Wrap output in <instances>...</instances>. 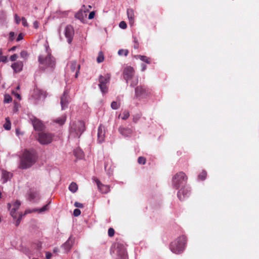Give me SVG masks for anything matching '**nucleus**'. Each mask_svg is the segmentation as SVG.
Returning a JSON list of instances; mask_svg holds the SVG:
<instances>
[{
    "label": "nucleus",
    "instance_id": "obj_1",
    "mask_svg": "<svg viewBox=\"0 0 259 259\" xmlns=\"http://www.w3.org/2000/svg\"><path fill=\"white\" fill-rule=\"evenodd\" d=\"M36 155L34 151L25 150L20 157L19 168L27 169L33 165L36 161Z\"/></svg>",
    "mask_w": 259,
    "mask_h": 259
},
{
    "label": "nucleus",
    "instance_id": "obj_2",
    "mask_svg": "<svg viewBox=\"0 0 259 259\" xmlns=\"http://www.w3.org/2000/svg\"><path fill=\"white\" fill-rule=\"evenodd\" d=\"M39 69L42 70L50 69L53 70L55 67L56 61L55 58L50 54L47 55H41L38 57Z\"/></svg>",
    "mask_w": 259,
    "mask_h": 259
},
{
    "label": "nucleus",
    "instance_id": "obj_3",
    "mask_svg": "<svg viewBox=\"0 0 259 259\" xmlns=\"http://www.w3.org/2000/svg\"><path fill=\"white\" fill-rule=\"evenodd\" d=\"M186 242V237L184 235L181 236L171 242L169 248L173 253L180 254L185 249Z\"/></svg>",
    "mask_w": 259,
    "mask_h": 259
},
{
    "label": "nucleus",
    "instance_id": "obj_4",
    "mask_svg": "<svg viewBox=\"0 0 259 259\" xmlns=\"http://www.w3.org/2000/svg\"><path fill=\"white\" fill-rule=\"evenodd\" d=\"M111 249V252L117 256L116 259H127L126 249L123 243L115 242Z\"/></svg>",
    "mask_w": 259,
    "mask_h": 259
},
{
    "label": "nucleus",
    "instance_id": "obj_5",
    "mask_svg": "<svg viewBox=\"0 0 259 259\" xmlns=\"http://www.w3.org/2000/svg\"><path fill=\"white\" fill-rule=\"evenodd\" d=\"M187 177L182 171L177 173L172 178V186L176 189H179L181 186L186 182Z\"/></svg>",
    "mask_w": 259,
    "mask_h": 259
},
{
    "label": "nucleus",
    "instance_id": "obj_6",
    "mask_svg": "<svg viewBox=\"0 0 259 259\" xmlns=\"http://www.w3.org/2000/svg\"><path fill=\"white\" fill-rule=\"evenodd\" d=\"M85 131V123L82 121H77L72 124L71 126L70 132L74 134V136L79 138L81 134Z\"/></svg>",
    "mask_w": 259,
    "mask_h": 259
},
{
    "label": "nucleus",
    "instance_id": "obj_7",
    "mask_svg": "<svg viewBox=\"0 0 259 259\" xmlns=\"http://www.w3.org/2000/svg\"><path fill=\"white\" fill-rule=\"evenodd\" d=\"M53 135L49 133L41 132L38 134L37 140L42 145L51 143L53 140Z\"/></svg>",
    "mask_w": 259,
    "mask_h": 259
},
{
    "label": "nucleus",
    "instance_id": "obj_8",
    "mask_svg": "<svg viewBox=\"0 0 259 259\" xmlns=\"http://www.w3.org/2000/svg\"><path fill=\"white\" fill-rule=\"evenodd\" d=\"M110 80V76L107 74L105 76L100 75L99 77V87L101 92L105 94L108 91V87L107 84L109 83Z\"/></svg>",
    "mask_w": 259,
    "mask_h": 259
},
{
    "label": "nucleus",
    "instance_id": "obj_9",
    "mask_svg": "<svg viewBox=\"0 0 259 259\" xmlns=\"http://www.w3.org/2000/svg\"><path fill=\"white\" fill-rule=\"evenodd\" d=\"M21 202L19 200H16L8 203V208L10 211L11 215L14 218H17V210L19 209Z\"/></svg>",
    "mask_w": 259,
    "mask_h": 259
},
{
    "label": "nucleus",
    "instance_id": "obj_10",
    "mask_svg": "<svg viewBox=\"0 0 259 259\" xmlns=\"http://www.w3.org/2000/svg\"><path fill=\"white\" fill-rule=\"evenodd\" d=\"M123 73V77L127 82L131 78L134 76L135 70L132 67L127 66L124 69Z\"/></svg>",
    "mask_w": 259,
    "mask_h": 259
},
{
    "label": "nucleus",
    "instance_id": "obj_11",
    "mask_svg": "<svg viewBox=\"0 0 259 259\" xmlns=\"http://www.w3.org/2000/svg\"><path fill=\"white\" fill-rule=\"evenodd\" d=\"M74 34V29L71 25L66 26L65 29V35L67 38L68 43H71Z\"/></svg>",
    "mask_w": 259,
    "mask_h": 259
},
{
    "label": "nucleus",
    "instance_id": "obj_12",
    "mask_svg": "<svg viewBox=\"0 0 259 259\" xmlns=\"http://www.w3.org/2000/svg\"><path fill=\"white\" fill-rule=\"evenodd\" d=\"M31 123L34 129L37 131H41L45 128L44 124L42 122L36 117L31 118Z\"/></svg>",
    "mask_w": 259,
    "mask_h": 259
},
{
    "label": "nucleus",
    "instance_id": "obj_13",
    "mask_svg": "<svg viewBox=\"0 0 259 259\" xmlns=\"http://www.w3.org/2000/svg\"><path fill=\"white\" fill-rule=\"evenodd\" d=\"M148 93V90L144 86L140 85L135 88V96L137 98L147 96Z\"/></svg>",
    "mask_w": 259,
    "mask_h": 259
},
{
    "label": "nucleus",
    "instance_id": "obj_14",
    "mask_svg": "<svg viewBox=\"0 0 259 259\" xmlns=\"http://www.w3.org/2000/svg\"><path fill=\"white\" fill-rule=\"evenodd\" d=\"M62 110H64L67 108L68 105V93L67 90H65L63 95L61 97L60 102Z\"/></svg>",
    "mask_w": 259,
    "mask_h": 259
},
{
    "label": "nucleus",
    "instance_id": "obj_15",
    "mask_svg": "<svg viewBox=\"0 0 259 259\" xmlns=\"http://www.w3.org/2000/svg\"><path fill=\"white\" fill-rule=\"evenodd\" d=\"M98 141L101 143L105 141V130L104 126L100 125L98 129Z\"/></svg>",
    "mask_w": 259,
    "mask_h": 259
},
{
    "label": "nucleus",
    "instance_id": "obj_16",
    "mask_svg": "<svg viewBox=\"0 0 259 259\" xmlns=\"http://www.w3.org/2000/svg\"><path fill=\"white\" fill-rule=\"evenodd\" d=\"M118 132L124 137H130L133 134V130L131 128L120 126L118 128Z\"/></svg>",
    "mask_w": 259,
    "mask_h": 259
},
{
    "label": "nucleus",
    "instance_id": "obj_17",
    "mask_svg": "<svg viewBox=\"0 0 259 259\" xmlns=\"http://www.w3.org/2000/svg\"><path fill=\"white\" fill-rule=\"evenodd\" d=\"M70 67L72 72L75 71V77L77 78L80 69V65L76 61H72L70 63Z\"/></svg>",
    "mask_w": 259,
    "mask_h": 259
},
{
    "label": "nucleus",
    "instance_id": "obj_18",
    "mask_svg": "<svg viewBox=\"0 0 259 259\" xmlns=\"http://www.w3.org/2000/svg\"><path fill=\"white\" fill-rule=\"evenodd\" d=\"M190 194V190L185 188H183L179 190L178 192V197L181 201L184 200L186 197L189 196Z\"/></svg>",
    "mask_w": 259,
    "mask_h": 259
},
{
    "label": "nucleus",
    "instance_id": "obj_19",
    "mask_svg": "<svg viewBox=\"0 0 259 259\" xmlns=\"http://www.w3.org/2000/svg\"><path fill=\"white\" fill-rule=\"evenodd\" d=\"M95 181L98 186V189L102 193L106 194L110 191V187L109 185L102 184L98 179H97Z\"/></svg>",
    "mask_w": 259,
    "mask_h": 259
},
{
    "label": "nucleus",
    "instance_id": "obj_20",
    "mask_svg": "<svg viewBox=\"0 0 259 259\" xmlns=\"http://www.w3.org/2000/svg\"><path fill=\"white\" fill-rule=\"evenodd\" d=\"M23 66V64L22 62H17L12 64L11 67L15 72H18L22 70Z\"/></svg>",
    "mask_w": 259,
    "mask_h": 259
},
{
    "label": "nucleus",
    "instance_id": "obj_21",
    "mask_svg": "<svg viewBox=\"0 0 259 259\" xmlns=\"http://www.w3.org/2000/svg\"><path fill=\"white\" fill-rule=\"evenodd\" d=\"M89 10L83 6L75 16H87Z\"/></svg>",
    "mask_w": 259,
    "mask_h": 259
},
{
    "label": "nucleus",
    "instance_id": "obj_22",
    "mask_svg": "<svg viewBox=\"0 0 259 259\" xmlns=\"http://www.w3.org/2000/svg\"><path fill=\"white\" fill-rule=\"evenodd\" d=\"M12 174L10 172H9L6 171H3L2 172V180L3 181V183H6L8 181V180L11 178Z\"/></svg>",
    "mask_w": 259,
    "mask_h": 259
},
{
    "label": "nucleus",
    "instance_id": "obj_23",
    "mask_svg": "<svg viewBox=\"0 0 259 259\" xmlns=\"http://www.w3.org/2000/svg\"><path fill=\"white\" fill-rule=\"evenodd\" d=\"M135 58L136 59H139L140 60L147 63L150 64L151 63V59L149 57H148L146 56H143V55H137L135 56Z\"/></svg>",
    "mask_w": 259,
    "mask_h": 259
},
{
    "label": "nucleus",
    "instance_id": "obj_24",
    "mask_svg": "<svg viewBox=\"0 0 259 259\" xmlns=\"http://www.w3.org/2000/svg\"><path fill=\"white\" fill-rule=\"evenodd\" d=\"M69 190L72 193H75L78 189V186L75 182H72L69 186Z\"/></svg>",
    "mask_w": 259,
    "mask_h": 259
},
{
    "label": "nucleus",
    "instance_id": "obj_25",
    "mask_svg": "<svg viewBox=\"0 0 259 259\" xmlns=\"http://www.w3.org/2000/svg\"><path fill=\"white\" fill-rule=\"evenodd\" d=\"M66 119V116L65 115L62 116L61 117L57 118L54 121L60 125H63L64 124Z\"/></svg>",
    "mask_w": 259,
    "mask_h": 259
},
{
    "label": "nucleus",
    "instance_id": "obj_26",
    "mask_svg": "<svg viewBox=\"0 0 259 259\" xmlns=\"http://www.w3.org/2000/svg\"><path fill=\"white\" fill-rule=\"evenodd\" d=\"M4 127L6 130H10L11 127V123L9 117L6 118V123L4 124Z\"/></svg>",
    "mask_w": 259,
    "mask_h": 259
},
{
    "label": "nucleus",
    "instance_id": "obj_27",
    "mask_svg": "<svg viewBox=\"0 0 259 259\" xmlns=\"http://www.w3.org/2000/svg\"><path fill=\"white\" fill-rule=\"evenodd\" d=\"M39 194L36 191H31L29 194V198L30 200H33L35 198L38 197Z\"/></svg>",
    "mask_w": 259,
    "mask_h": 259
},
{
    "label": "nucleus",
    "instance_id": "obj_28",
    "mask_svg": "<svg viewBox=\"0 0 259 259\" xmlns=\"http://www.w3.org/2000/svg\"><path fill=\"white\" fill-rule=\"evenodd\" d=\"M121 116V118L123 120L127 119L130 116V113L128 111L125 110L123 112L122 115H119V117Z\"/></svg>",
    "mask_w": 259,
    "mask_h": 259
},
{
    "label": "nucleus",
    "instance_id": "obj_29",
    "mask_svg": "<svg viewBox=\"0 0 259 259\" xmlns=\"http://www.w3.org/2000/svg\"><path fill=\"white\" fill-rule=\"evenodd\" d=\"M207 176V172L205 170H202V172L198 175V179L201 180H204Z\"/></svg>",
    "mask_w": 259,
    "mask_h": 259
},
{
    "label": "nucleus",
    "instance_id": "obj_30",
    "mask_svg": "<svg viewBox=\"0 0 259 259\" xmlns=\"http://www.w3.org/2000/svg\"><path fill=\"white\" fill-rule=\"evenodd\" d=\"M130 79L132 80V81H131V84H130V85L131 87H135V86H136L138 84V78L137 77L133 76Z\"/></svg>",
    "mask_w": 259,
    "mask_h": 259
},
{
    "label": "nucleus",
    "instance_id": "obj_31",
    "mask_svg": "<svg viewBox=\"0 0 259 259\" xmlns=\"http://www.w3.org/2000/svg\"><path fill=\"white\" fill-rule=\"evenodd\" d=\"M104 60V57L103 53L102 52H100L98 56L97 59V61L98 63H101Z\"/></svg>",
    "mask_w": 259,
    "mask_h": 259
},
{
    "label": "nucleus",
    "instance_id": "obj_32",
    "mask_svg": "<svg viewBox=\"0 0 259 259\" xmlns=\"http://www.w3.org/2000/svg\"><path fill=\"white\" fill-rule=\"evenodd\" d=\"M63 247L66 250V251H68L71 248V245L70 243L69 240H68L66 241L64 244H63Z\"/></svg>",
    "mask_w": 259,
    "mask_h": 259
},
{
    "label": "nucleus",
    "instance_id": "obj_33",
    "mask_svg": "<svg viewBox=\"0 0 259 259\" xmlns=\"http://www.w3.org/2000/svg\"><path fill=\"white\" fill-rule=\"evenodd\" d=\"M118 54L120 56H127L128 54V51L127 50L121 49L118 52Z\"/></svg>",
    "mask_w": 259,
    "mask_h": 259
},
{
    "label": "nucleus",
    "instance_id": "obj_34",
    "mask_svg": "<svg viewBox=\"0 0 259 259\" xmlns=\"http://www.w3.org/2000/svg\"><path fill=\"white\" fill-rule=\"evenodd\" d=\"M81 22L83 23H87V20L92 19L94 17H76Z\"/></svg>",
    "mask_w": 259,
    "mask_h": 259
},
{
    "label": "nucleus",
    "instance_id": "obj_35",
    "mask_svg": "<svg viewBox=\"0 0 259 259\" xmlns=\"http://www.w3.org/2000/svg\"><path fill=\"white\" fill-rule=\"evenodd\" d=\"M138 162L140 164H145L146 162V159L144 157L140 156L138 159Z\"/></svg>",
    "mask_w": 259,
    "mask_h": 259
},
{
    "label": "nucleus",
    "instance_id": "obj_36",
    "mask_svg": "<svg viewBox=\"0 0 259 259\" xmlns=\"http://www.w3.org/2000/svg\"><path fill=\"white\" fill-rule=\"evenodd\" d=\"M111 108L114 109V110H116V109H117L119 108L120 107V104L119 103H117L115 101H113L111 103Z\"/></svg>",
    "mask_w": 259,
    "mask_h": 259
},
{
    "label": "nucleus",
    "instance_id": "obj_37",
    "mask_svg": "<svg viewBox=\"0 0 259 259\" xmlns=\"http://www.w3.org/2000/svg\"><path fill=\"white\" fill-rule=\"evenodd\" d=\"M12 101V98L9 95H5L4 98V102L6 103H9Z\"/></svg>",
    "mask_w": 259,
    "mask_h": 259
},
{
    "label": "nucleus",
    "instance_id": "obj_38",
    "mask_svg": "<svg viewBox=\"0 0 259 259\" xmlns=\"http://www.w3.org/2000/svg\"><path fill=\"white\" fill-rule=\"evenodd\" d=\"M139 47V44L138 39L136 37H134V48L135 49H138Z\"/></svg>",
    "mask_w": 259,
    "mask_h": 259
},
{
    "label": "nucleus",
    "instance_id": "obj_39",
    "mask_svg": "<svg viewBox=\"0 0 259 259\" xmlns=\"http://www.w3.org/2000/svg\"><path fill=\"white\" fill-rule=\"evenodd\" d=\"M28 56V54L26 51H22L20 53L21 57H22L24 59H27Z\"/></svg>",
    "mask_w": 259,
    "mask_h": 259
},
{
    "label": "nucleus",
    "instance_id": "obj_40",
    "mask_svg": "<svg viewBox=\"0 0 259 259\" xmlns=\"http://www.w3.org/2000/svg\"><path fill=\"white\" fill-rule=\"evenodd\" d=\"M114 233H115V231H114V230L112 228H110L109 229H108V236L109 237H112L114 236Z\"/></svg>",
    "mask_w": 259,
    "mask_h": 259
},
{
    "label": "nucleus",
    "instance_id": "obj_41",
    "mask_svg": "<svg viewBox=\"0 0 259 259\" xmlns=\"http://www.w3.org/2000/svg\"><path fill=\"white\" fill-rule=\"evenodd\" d=\"M49 203L45 205L42 208H40L39 209V212H42L45 211L46 210H48L49 209Z\"/></svg>",
    "mask_w": 259,
    "mask_h": 259
},
{
    "label": "nucleus",
    "instance_id": "obj_42",
    "mask_svg": "<svg viewBox=\"0 0 259 259\" xmlns=\"http://www.w3.org/2000/svg\"><path fill=\"white\" fill-rule=\"evenodd\" d=\"M126 12L127 16H133L134 15V11L132 9H127Z\"/></svg>",
    "mask_w": 259,
    "mask_h": 259
},
{
    "label": "nucleus",
    "instance_id": "obj_43",
    "mask_svg": "<svg viewBox=\"0 0 259 259\" xmlns=\"http://www.w3.org/2000/svg\"><path fill=\"white\" fill-rule=\"evenodd\" d=\"M119 26L122 29H125L127 27L126 22L123 21L120 22Z\"/></svg>",
    "mask_w": 259,
    "mask_h": 259
},
{
    "label": "nucleus",
    "instance_id": "obj_44",
    "mask_svg": "<svg viewBox=\"0 0 259 259\" xmlns=\"http://www.w3.org/2000/svg\"><path fill=\"white\" fill-rule=\"evenodd\" d=\"M81 213V211L80 210L78 209V208H76L74 210V211H73V215L75 216V217H78L79 216Z\"/></svg>",
    "mask_w": 259,
    "mask_h": 259
},
{
    "label": "nucleus",
    "instance_id": "obj_45",
    "mask_svg": "<svg viewBox=\"0 0 259 259\" xmlns=\"http://www.w3.org/2000/svg\"><path fill=\"white\" fill-rule=\"evenodd\" d=\"M74 205L76 207H77V208H83V204H82L80 202H75L74 204Z\"/></svg>",
    "mask_w": 259,
    "mask_h": 259
},
{
    "label": "nucleus",
    "instance_id": "obj_46",
    "mask_svg": "<svg viewBox=\"0 0 259 259\" xmlns=\"http://www.w3.org/2000/svg\"><path fill=\"white\" fill-rule=\"evenodd\" d=\"M21 21H22V23L24 26L27 27L28 26L27 22L26 20L25 19V17H22Z\"/></svg>",
    "mask_w": 259,
    "mask_h": 259
},
{
    "label": "nucleus",
    "instance_id": "obj_47",
    "mask_svg": "<svg viewBox=\"0 0 259 259\" xmlns=\"http://www.w3.org/2000/svg\"><path fill=\"white\" fill-rule=\"evenodd\" d=\"M15 33L14 32H10L9 34V40L12 41L14 39Z\"/></svg>",
    "mask_w": 259,
    "mask_h": 259
},
{
    "label": "nucleus",
    "instance_id": "obj_48",
    "mask_svg": "<svg viewBox=\"0 0 259 259\" xmlns=\"http://www.w3.org/2000/svg\"><path fill=\"white\" fill-rule=\"evenodd\" d=\"M7 61V57L5 56H0V62H6Z\"/></svg>",
    "mask_w": 259,
    "mask_h": 259
},
{
    "label": "nucleus",
    "instance_id": "obj_49",
    "mask_svg": "<svg viewBox=\"0 0 259 259\" xmlns=\"http://www.w3.org/2000/svg\"><path fill=\"white\" fill-rule=\"evenodd\" d=\"M18 58V55L16 54H13L10 57V60L12 61H15Z\"/></svg>",
    "mask_w": 259,
    "mask_h": 259
},
{
    "label": "nucleus",
    "instance_id": "obj_50",
    "mask_svg": "<svg viewBox=\"0 0 259 259\" xmlns=\"http://www.w3.org/2000/svg\"><path fill=\"white\" fill-rule=\"evenodd\" d=\"M52 253L50 252H47L46 253V259H50L52 257Z\"/></svg>",
    "mask_w": 259,
    "mask_h": 259
},
{
    "label": "nucleus",
    "instance_id": "obj_51",
    "mask_svg": "<svg viewBox=\"0 0 259 259\" xmlns=\"http://www.w3.org/2000/svg\"><path fill=\"white\" fill-rule=\"evenodd\" d=\"M23 38V35L22 33H20L17 38V41H19L22 40Z\"/></svg>",
    "mask_w": 259,
    "mask_h": 259
},
{
    "label": "nucleus",
    "instance_id": "obj_52",
    "mask_svg": "<svg viewBox=\"0 0 259 259\" xmlns=\"http://www.w3.org/2000/svg\"><path fill=\"white\" fill-rule=\"evenodd\" d=\"M33 26L35 28H37L39 27V22L35 21L33 22Z\"/></svg>",
    "mask_w": 259,
    "mask_h": 259
},
{
    "label": "nucleus",
    "instance_id": "obj_53",
    "mask_svg": "<svg viewBox=\"0 0 259 259\" xmlns=\"http://www.w3.org/2000/svg\"><path fill=\"white\" fill-rule=\"evenodd\" d=\"M36 244V248L37 249H40L41 248V242H37Z\"/></svg>",
    "mask_w": 259,
    "mask_h": 259
},
{
    "label": "nucleus",
    "instance_id": "obj_54",
    "mask_svg": "<svg viewBox=\"0 0 259 259\" xmlns=\"http://www.w3.org/2000/svg\"><path fill=\"white\" fill-rule=\"evenodd\" d=\"M21 19L22 17H15L16 22L17 24L20 23L21 22H22Z\"/></svg>",
    "mask_w": 259,
    "mask_h": 259
},
{
    "label": "nucleus",
    "instance_id": "obj_55",
    "mask_svg": "<svg viewBox=\"0 0 259 259\" xmlns=\"http://www.w3.org/2000/svg\"><path fill=\"white\" fill-rule=\"evenodd\" d=\"M141 67H142V69H141L142 71H144L146 69L147 66L145 64H142L141 65Z\"/></svg>",
    "mask_w": 259,
    "mask_h": 259
},
{
    "label": "nucleus",
    "instance_id": "obj_56",
    "mask_svg": "<svg viewBox=\"0 0 259 259\" xmlns=\"http://www.w3.org/2000/svg\"><path fill=\"white\" fill-rule=\"evenodd\" d=\"M21 218V215H20V217H19V219L16 221V226H18L19 225L20 222Z\"/></svg>",
    "mask_w": 259,
    "mask_h": 259
},
{
    "label": "nucleus",
    "instance_id": "obj_57",
    "mask_svg": "<svg viewBox=\"0 0 259 259\" xmlns=\"http://www.w3.org/2000/svg\"><path fill=\"white\" fill-rule=\"evenodd\" d=\"M95 11H92L91 12L88 16H95Z\"/></svg>",
    "mask_w": 259,
    "mask_h": 259
},
{
    "label": "nucleus",
    "instance_id": "obj_58",
    "mask_svg": "<svg viewBox=\"0 0 259 259\" xmlns=\"http://www.w3.org/2000/svg\"><path fill=\"white\" fill-rule=\"evenodd\" d=\"M128 18H129V20H130V23H131V24H133V22H134V17H128Z\"/></svg>",
    "mask_w": 259,
    "mask_h": 259
},
{
    "label": "nucleus",
    "instance_id": "obj_59",
    "mask_svg": "<svg viewBox=\"0 0 259 259\" xmlns=\"http://www.w3.org/2000/svg\"><path fill=\"white\" fill-rule=\"evenodd\" d=\"M16 48V46H14L11 49H10L9 51H14V50H15Z\"/></svg>",
    "mask_w": 259,
    "mask_h": 259
},
{
    "label": "nucleus",
    "instance_id": "obj_60",
    "mask_svg": "<svg viewBox=\"0 0 259 259\" xmlns=\"http://www.w3.org/2000/svg\"><path fill=\"white\" fill-rule=\"evenodd\" d=\"M53 251L55 253H57V252H58L59 251V249L58 248H54Z\"/></svg>",
    "mask_w": 259,
    "mask_h": 259
},
{
    "label": "nucleus",
    "instance_id": "obj_61",
    "mask_svg": "<svg viewBox=\"0 0 259 259\" xmlns=\"http://www.w3.org/2000/svg\"><path fill=\"white\" fill-rule=\"evenodd\" d=\"M16 96H17V98L19 99H21V96L19 94H15Z\"/></svg>",
    "mask_w": 259,
    "mask_h": 259
},
{
    "label": "nucleus",
    "instance_id": "obj_62",
    "mask_svg": "<svg viewBox=\"0 0 259 259\" xmlns=\"http://www.w3.org/2000/svg\"><path fill=\"white\" fill-rule=\"evenodd\" d=\"M138 118H133V121H134V122H137V121H138Z\"/></svg>",
    "mask_w": 259,
    "mask_h": 259
},
{
    "label": "nucleus",
    "instance_id": "obj_63",
    "mask_svg": "<svg viewBox=\"0 0 259 259\" xmlns=\"http://www.w3.org/2000/svg\"><path fill=\"white\" fill-rule=\"evenodd\" d=\"M18 133H19L18 130H16V133H17V134H18Z\"/></svg>",
    "mask_w": 259,
    "mask_h": 259
},
{
    "label": "nucleus",
    "instance_id": "obj_64",
    "mask_svg": "<svg viewBox=\"0 0 259 259\" xmlns=\"http://www.w3.org/2000/svg\"><path fill=\"white\" fill-rule=\"evenodd\" d=\"M105 168H106V165H105Z\"/></svg>",
    "mask_w": 259,
    "mask_h": 259
}]
</instances>
